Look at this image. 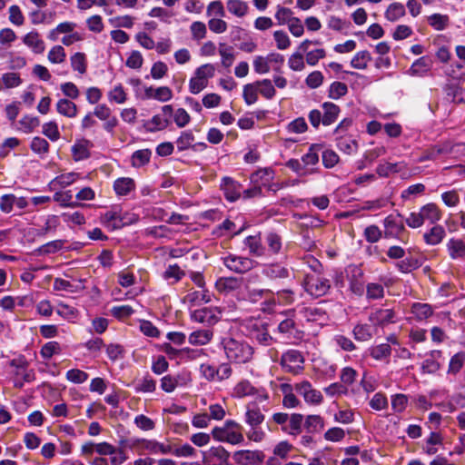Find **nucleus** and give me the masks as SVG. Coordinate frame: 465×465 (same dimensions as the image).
I'll return each instance as SVG.
<instances>
[{"mask_svg":"<svg viewBox=\"0 0 465 465\" xmlns=\"http://www.w3.org/2000/svg\"><path fill=\"white\" fill-rule=\"evenodd\" d=\"M220 345L226 359L232 363L244 364L253 357V348L244 340L226 336L222 338Z\"/></svg>","mask_w":465,"mask_h":465,"instance_id":"obj_1","label":"nucleus"},{"mask_svg":"<svg viewBox=\"0 0 465 465\" xmlns=\"http://www.w3.org/2000/svg\"><path fill=\"white\" fill-rule=\"evenodd\" d=\"M259 94L267 100H272L275 96L276 90L272 80H258L243 86L242 97L248 105L253 104L258 101Z\"/></svg>","mask_w":465,"mask_h":465,"instance_id":"obj_2","label":"nucleus"},{"mask_svg":"<svg viewBox=\"0 0 465 465\" xmlns=\"http://www.w3.org/2000/svg\"><path fill=\"white\" fill-rule=\"evenodd\" d=\"M242 427L232 420H226L223 426H216L212 430L213 438L219 442L238 445L244 441Z\"/></svg>","mask_w":465,"mask_h":465,"instance_id":"obj_3","label":"nucleus"},{"mask_svg":"<svg viewBox=\"0 0 465 465\" xmlns=\"http://www.w3.org/2000/svg\"><path fill=\"white\" fill-rule=\"evenodd\" d=\"M215 74V66L213 64H204L197 67L193 76L189 81V91L193 94L201 93L208 86L209 79Z\"/></svg>","mask_w":465,"mask_h":465,"instance_id":"obj_4","label":"nucleus"},{"mask_svg":"<svg viewBox=\"0 0 465 465\" xmlns=\"http://www.w3.org/2000/svg\"><path fill=\"white\" fill-rule=\"evenodd\" d=\"M304 356L298 350L290 349L281 357L280 365L285 372L298 375L304 370Z\"/></svg>","mask_w":465,"mask_h":465,"instance_id":"obj_5","label":"nucleus"},{"mask_svg":"<svg viewBox=\"0 0 465 465\" xmlns=\"http://www.w3.org/2000/svg\"><path fill=\"white\" fill-rule=\"evenodd\" d=\"M305 291L316 298L325 295L330 288V280L315 272L307 274L304 279Z\"/></svg>","mask_w":465,"mask_h":465,"instance_id":"obj_6","label":"nucleus"},{"mask_svg":"<svg viewBox=\"0 0 465 465\" xmlns=\"http://www.w3.org/2000/svg\"><path fill=\"white\" fill-rule=\"evenodd\" d=\"M223 263L230 271L235 273H245L252 270L257 262L249 257L236 254H229L222 258Z\"/></svg>","mask_w":465,"mask_h":465,"instance_id":"obj_7","label":"nucleus"},{"mask_svg":"<svg viewBox=\"0 0 465 465\" xmlns=\"http://www.w3.org/2000/svg\"><path fill=\"white\" fill-rule=\"evenodd\" d=\"M81 455L84 458H90L94 453H97L98 457L112 456L116 453V448L109 442H94L85 441L81 445Z\"/></svg>","mask_w":465,"mask_h":465,"instance_id":"obj_8","label":"nucleus"},{"mask_svg":"<svg viewBox=\"0 0 465 465\" xmlns=\"http://www.w3.org/2000/svg\"><path fill=\"white\" fill-rule=\"evenodd\" d=\"M295 391L301 395L304 401L310 405H320L323 401L322 392L312 385L308 381H302L294 384Z\"/></svg>","mask_w":465,"mask_h":465,"instance_id":"obj_9","label":"nucleus"},{"mask_svg":"<svg viewBox=\"0 0 465 465\" xmlns=\"http://www.w3.org/2000/svg\"><path fill=\"white\" fill-rule=\"evenodd\" d=\"M350 290L356 295H361L364 288V272L360 265H350L347 270Z\"/></svg>","mask_w":465,"mask_h":465,"instance_id":"obj_10","label":"nucleus"},{"mask_svg":"<svg viewBox=\"0 0 465 465\" xmlns=\"http://www.w3.org/2000/svg\"><path fill=\"white\" fill-rule=\"evenodd\" d=\"M230 453L223 446H213L203 452L205 465H228Z\"/></svg>","mask_w":465,"mask_h":465,"instance_id":"obj_11","label":"nucleus"},{"mask_svg":"<svg viewBox=\"0 0 465 465\" xmlns=\"http://www.w3.org/2000/svg\"><path fill=\"white\" fill-rule=\"evenodd\" d=\"M383 226L385 238H400L401 234L405 231V227L400 214L388 215L383 220Z\"/></svg>","mask_w":465,"mask_h":465,"instance_id":"obj_12","label":"nucleus"},{"mask_svg":"<svg viewBox=\"0 0 465 465\" xmlns=\"http://www.w3.org/2000/svg\"><path fill=\"white\" fill-rule=\"evenodd\" d=\"M260 450H241L233 453L232 459L238 465H259L263 460Z\"/></svg>","mask_w":465,"mask_h":465,"instance_id":"obj_13","label":"nucleus"},{"mask_svg":"<svg viewBox=\"0 0 465 465\" xmlns=\"http://www.w3.org/2000/svg\"><path fill=\"white\" fill-rule=\"evenodd\" d=\"M10 365L15 368V387L21 388L23 386L24 381L29 382L34 380L35 374L33 371H27V362L25 360L15 359L10 362Z\"/></svg>","mask_w":465,"mask_h":465,"instance_id":"obj_14","label":"nucleus"},{"mask_svg":"<svg viewBox=\"0 0 465 465\" xmlns=\"http://www.w3.org/2000/svg\"><path fill=\"white\" fill-rule=\"evenodd\" d=\"M219 313L216 309L205 307L193 312L192 319L199 323L213 325L219 321Z\"/></svg>","mask_w":465,"mask_h":465,"instance_id":"obj_15","label":"nucleus"},{"mask_svg":"<svg viewBox=\"0 0 465 465\" xmlns=\"http://www.w3.org/2000/svg\"><path fill=\"white\" fill-rule=\"evenodd\" d=\"M242 285V279L236 277H220L215 282V289L222 294L231 293Z\"/></svg>","mask_w":465,"mask_h":465,"instance_id":"obj_16","label":"nucleus"},{"mask_svg":"<svg viewBox=\"0 0 465 465\" xmlns=\"http://www.w3.org/2000/svg\"><path fill=\"white\" fill-rule=\"evenodd\" d=\"M221 188L224 193L225 198L230 202H234L241 196V184L230 177H223L222 179Z\"/></svg>","mask_w":465,"mask_h":465,"instance_id":"obj_17","label":"nucleus"},{"mask_svg":"<svg viewBox=\"0 0 465 465\" xmlns=\"http://www.w3.org/2000/svg\"><path fill=\"white\" fill-rule=\"evenodd\" d=\"M262 274L270 280L286 279L289 277V270L280 263L265 264L262 267Z\"/></svg>","mask_w":465,"mask_h":465,"instance_id":"obj_18","label":"nucleus"},{"mask_svg":"<svg viewBox=\"0 0 465 465\" xmlns=\"http://www.w3.org/2000/svg\"><path fill=\"white\" fill-rule=\"evenodd\" d=\"M395 313L391 309H379L370 314L369 320L374 325L384 326L393 322Z\"/></svg>","mask_w":465,"mask_h":465,"instance_id":"obj_19","label":"nucleus"},{"mask_svg":"<svg viewBox=\"0 0 465 465\" xmlns=\"http://www.w3.org/2000/svg\"><path fill=\"white\" fill-rule=\"evenodd\" d=\"M322 124L326 125V126L333 124L337 120V118L341 113L340 107L331 102L323 103L322 104Z\"/></svg>","mask_w":465,"mask_h":465,"instance_id":"obj_20","label":"nucleus"},{"mask_svg":"<svg viewBox=\"0 0 465 465\" xmlns=\"http://www.w3.org/2000/svg\"><path fill=\"white\" fill-rule=\"evenodd\" d=\"M90 146L91 143L88 140L76 141L71 149L73 159L75 162L87 159L90 156Z\"/></svg>","mask_w":465,"mask_h":465,"instance_id":"obj_21","label":"nucleus"},{"mask_svg":"<svg viewBox=\"0 0 465 465\" xmlns=\"http://www.w3.org/2000/svg\"><path fill=\"white\" fill-rule=\"evenodd\" d=\"M213 337L212 329H203L193 331L188 338L189 342L194 346L208 344Z\"/></svg>","mask_w":465,"mask_h":465,"instance_id":"obj_22","label":"nucleus"},{"mask_svg":"<svg viewBox=\"0 0 465 465\" xmlns=\"http://www.w3.org/2000/svg\"><path fill=\"white\" fill-rule=\"evenodd\" d=\"M83 179V176L79 173L70 172L65 173H61L57 175L54 179H53L50 183V185L54 188L55 187H67L75 182Z\"/></svg>","mask_w":465,"mask_h":465,"instance_id":"obj_23","label":"nucleus"},{"mask_svg":"<svg viewBox=\"0 0 465 465\" xmlns=\"http://www.w3.org/2000/svg\"><path fill=\"white\" fill-rule=\"evenodd\" d=\"M135 189V182L130 177H121L114 182V191L118 196L128 195Z\"/></svg>","mask_w":465,"mask_h":465,"instance_id":"obj_24","label":"nucleus"},{"mask_svg":"<svg viewBox=\"0 0 465 465\" xmlns=\"http://www.w3.org/2000/svg\"><path fill=\"white\" fill-rule=\"evenodd\" d=\"M287 426L282 428V430L292 436H297L302 432V426L303 424V416L300 413H292L289 415Z\"/></svg>","mask_w":465,"mask_h":465,"instance_id":"obj_25","label":"nucleus"},{"mask_svg":"<svg viewBox=\"0 0 465 465\" xmlns=\"http://www.w3.org/2000/svg\"><path fill=\"white\" fill-rule=\"evenodd\" d=\"M251 338L263 346H269L273 338L270 335L266 327L254 325L250 331Z\"/></svg>","mask_w":465,"mask_h":465,"instance_id":"obj_26","label":"nucleus"},{"mask_svg":"<svg viewBox=\"0 0 465 465\" xmlns=\"http://www.w3.org/2000/svg\"><path fill=\"white\" fill-rule=\"evenodd\" d=\"M447 250L452 260L465 257V242L461 239L451 238L447 242Z\"/></svg>","mask_w":465,"mask_h":465,"instance_id":"obj_27","label":"nucleus"},{"mask_svg":"<svg viewBox=\"0 0 465 465\" xmlns=\"http://www.w3.org/2000/svg\"><path fill=\"white\" fill-rule=\"evenodd\" d=\"M264 420V415L254 404H249L246 408L245 421L251 427H257Z\"/></svg>","mask_w":465,"mask_h":465,"instance_id":"obj_28","label":"nucleus"},{"mask_svg":"<svg viewBox=\"0 0 465 465\" xmlns=\"http://www.w3.org/2000/svg\"><path fill=\"white\" fill-rule=\"evenodd\" d=\"M420 210L422 213L424 222L429 221L430 223H436L441 219L442 212L439 206L433 203L423 205Z\"/></svg>","mask_w":465,"mask_h":465,"instance_id":"obj_29","label":"nucleus"},{"mask_svg":"<svg viewBox=\"0 0 465 465\" xmlns=\"http://www.w3.org/2000/svg\"><path fill=\"white\" fill-rule=\"evenodd\" d=\"M446 232L441 225H434L429 232L423 234L425 242L429 245H437L442 242Z\"/></svg>","mask_w":465,"mask_h":465,"instance_id":"obj_30","label":"nucleus"},{"mask_svg":"<svg viewBox=\"0 0 465 465\" xmlns=\"http://www.w3.org/2000/svg\"><path fill=\"white\" fill-rule=\"evenodd\" d=\"M56 111L58 114L68 118H74L78 114L77 105L74 102L64 98L57 102Z\"/></svg>","mask_w":465,"mask_h":465,"instance_id":"obj_31","label":"nucleus"},{"mask_svg":"<svg viewBox=\"0 0 465 465\" xmlns=\"http://www.w3.org/2000/svg\"><path fill=\"white\" fill-rule=\"evenodd\" d=\"M24 43L30 47L34 53L42 54L45 45L37 32H30L24 37Z\"/></svg>","mask_w":465,"mask_h":465,"instance_id":"obj_32","label":"nucleus"},{"mask_svg":"<svg viewBox=\"0 0 465 465\" xmlns=\"http://www.w3.org/2000/svg\"><path fill=\"white\" fill-rule=\"evenodd\" d=\"M218 52L219 54L221 55L222 65L225 68L231 67L235 60L233 47L231 45H227L224 43H220Z\"/></svg>","mask_w":465,"mask_h":465,"instance_id":"obj_33","label":"nucleus"},{"mask_svg":"<svg viewBox=\"0 0 465 465\" xmlns=\"http://www.w3.org/2000/svg\"><path fill=\"white\" fill-rule=\"evenodd\" d=\"M432 66V61L430 58L427 56H421L419 59H417L413 64H411L410 68V74L411 75H421L428 71Z\"/></svg>","mask_w":465,"mask_h":465,"instance_id":"obj_34","label":"nucleus"},{"mask_svg":"<svg viewBox=\"0 0 465 465\" xmlns=\"http://www.w3.org/2000/svg\"><path fill=\"white\" fill-rule=\"evenodd\" d=\"M337 147L347 154L355 153L358 149V143L349 135H341L337 139Z\"/></svg>","mask_w":465,"mask_h":465,"instance_id":"obj_35","label":"nucleus"},{"mask_svg":"<svg viewBox=\"0 0 465 465\" xmlns=\"http://www.w3.org/2000/svg\"><path fill=\"white\" fill-rule=\"evenodd\" d=\"M244 244L248 247L252 255L261 257L265 253V248L262 246L261 239L258 236H248L244 240Z\"/></svg>","mask_w":465,"mask_h":465,"instance_id":"obj_36","label":"nucleus"},{"mask_svg":"<svg viewBox=\"0 0 465 465\" xmlns=\"http://www.w3.org/2000/svg\"><path fill=\"white\" fill-rule=\"evenodd\" d=\"M411 313L418 321H423L433 314V309L428 303L415 302L411 306Z\"/></svg>","mask_w":465,"mask_h":465,"instance_id":"obj_37","label":"nucleus"},{"mask_svg":"<svg viewBox=\"0 0 465 465\" xmlns=\"http://www.w3.org/2000/svg\"><path fill=\"white\" fill-rule=\"evenodd\" d=\"M71 67L79 74H84L87 70L86 55L84 53L77 52L70 57Z\"/></svg>","mask_w":465,"mask_h":465,"instance_id":"obj_38","label":"nucleus"},{"mask_svg":"<svg viewBox=\"0 0 465 465\" xmlns=\"http://www.w3.org/2000/svg\"><path fill=\"white\" fill-rule=\"evenodd\" d=\"M405 167L404 163H383L377 166L376 172L381 177H387L391 173H400Z\"/></svg>","mask_w":465,"mask_h":465,"instance_id":"obj_39","label":"nucleus"},{"mask_svg":"<svg viewBox=\"0 0 465 465\" xmlns=\"http://www.w3.org/2000/svg\"><path fill=\"white\" fill-rule=\"evenodd\" d=\"M441 356L440 351H432L429 358H427L421 365V369L427 373H435L440 367L437 361V358Z\"/></svg>","mask_w":465,"mask_h":465,"instance_id":"obj_40","label":"nucleus"},{"mask_svg":"<svg viewBox=\"0 0 465 465\" xmlns=\"http://www.w3.org/2000/svg\"><path fill=\"white\" fill-rule=\"evenodd\" d=\"M169 125V120L160 114L153 116V118L144 124L146 131L153 133L156 131L163 130Z\"/></svg>","mask_w":465,"mask_h":465,"instance_id":"obj_41","label":"nucleus"},{"mask_svg":"<svg viewBox=\"0 0 465 465\" xmlns=\"http://www.w3.org/2000/svg\"><path fill=\"white\" fill-rule=\"evenodd\" d=\"M143 450H147L152 454H167L172 451V448L170 445L156 440H145Z\"/></svg>","mask_w":465,"mask_h":465,"instance_id":"obj_42","label":"nucleus"},{"mask_svg":"<svg viewBox=\"0 0 465 465\" xmlns=\"http://www.w3.org/2000/svg\"><path fill=\"white\" fill-rule=\"evenodd\" d=\"M353 336L357 341H367L373 336V330L371 325L359 323L352 331Z\"/></svg>","mask_w":465,"mask_h":465,"instance_id":"obj_43","label":"nucleus"},{"mask_svg":"<svg viewBox=\"0 0 465 465\" xmlns=\"http://www.w3.org/2000/svg\"><path fill=\"white\" fill-rule=\"evenodd\" d=\"M405 15V7L401 3L391 4L385 11V17L391 22H395Z\"/></svg>","mask_w":465,"mask_h":465,"instance_id":"obj_44","label":"nucleus"},{"mask_svg":"<svg viewBox=\"0 0 465 465\" xmlns=\"http://www.w3.org/2000/svg\"><path fill=\"white\" fill-rule=\"evenodd\" d=\"M371 60V56L368 51H360L352 57L351 65L355 69L362 70L367 68Z\"/></svg>","mask_w":465,"mask_h":465,"instance_id":"obj_45","label":"nucleus"},{"mask_svg":"<svg viewBox=\"0 0 465 465\" xmlns=\"http://www.w3.org/2000/svg\"><path fill=\"white\" fill-rule=\"evenodd\" d=\"M226 6L231 14L238 17L244 16L248 10L247 4L242 0H228Z\"/></svg>","mask_w":465,"mask_h":465,"instance_id":"obj_46","label":"nucleus"},{"mask_svg":"<svg viewBox=\"0 0 465 465\" xmlns=\"http://www.w3.org/2000/svg\"><path fill=\"white\" fill-rule=\"evenodd\" d=\"M449 16L447 15L433 14L428 17L429 25L435 30H444L449 25Z\"/></svg>","mask_w":465,"mask_h":465,"instance_id":"obj_47","label":"nucleus"},{"mask_svg":"<svg viewBox=\"0 0 465 465\" xmlns=\"http://www.w3.org/2000/svg\"><path fill=\"white\" fill-rule=\"evenodd\" d=\"M152 152L149 149H142L135 151L132 155V165L134 167H141L149 163Z\"/></svg>","mask_w":465,"mask_h":465,"instance_id":"obj_48","label":"nucleus"},{"mask_svg":"<svg viewBox=\"0 0 465 465\" xmlns=\"http://www.w3.org/2000/svg\"><path fill=\"white\" fill-rule=\"evenodd\" d=\"M304 426L310 433L320 431L324 427L323 419L320 415L307 416Z\"/></svg>","mask_w":465,"mask_h":465,"instance_id":"obj_49","label":"nucleus"},{"mask_svg":"<svg viewBox=\"0 0 465 465\" xmlns=\"http://www.w3.org/2000/svg\"><path fill=\"white\" fill-rule=\"evenodd\" d=\"M255 393V388L248 381H242L233 389V395L237 398H243Z\"/></svg>","mask_w":465,"mask_h":465,"instance_id":"obj_50","label":"nucleus"},{"mask_svg":"<svg viewBox=\"0 0 465 465\" xmlns=\"http://www.w3.org/2000/svg\"><path fill=\"white\" fill-rule=\"evenodd\" d=\"M391 353V348L388 343H381L370 349V355L378 361L388 358Z\"/></svg>","mask_w":465,"mask_h":465,"instance_id":"obj_51","label":"nucleus"},{"mask_svg":"<svg viewBox=\"0 0 465 465\" xmlns=\"http://www.w3.org/2000/svg\"><path fill=\"white\" fill-rule=\"evenodd\" d=\"M265 242L271 253L278 254L281 252L282 242V238L278 234L274 232L268 233Z\"/></svg>","mask_w":465,"mask_h":465,"instance_id":"obj_52","label":"nucleus"},{"mask_svg":"<svg viewBox=\"0 0 465 465\" xmlns=\"http://www.w3.org/2000/svg\"><path fill=\"white\" fill-rule=\"evenodd\" d=\"M288 66L291 70L301 72L305 68L303 54L301 52H294L288 58Z\"/></svg>","mask_w":465,"mask_h":465,"instance_id":"obj_53","label":"nucleus"},{"mask_svg":"<svg viewBox=\"0 0 465 465\" xmlns=\"http://www.w3.org/2000/svg\"><path fill=\"white\" fill-rule=\"evenodd\" d=\"M66 54L62 45L53 46L47 54V59L52 64H62L65 61Z\"/></svg>","mask_w":465,"mask_h":465,"instance_id":"obj_54","label":"nucleus"},{"mask_svg":"<svg viewBox=\"0 0 465 465\" xmlns=\"http://www.w3.org/2000/svg\"><path fill=\"white\" fill-rule=\"evenodd\" d=\"M42 133L52 142H55L60 138L58 125L54 121L44 124L42 126Z\"/></svg>","mask_w":465,"mask_h":465,"instance_id":"obj_55","label":"nucleus"},{"mask_svg":"<svg viewBox=\"0 0 465 465\" xmlns=\"http://www.w3.org/2000/svg\"><path fill=\"white\" fill-rule=\"evenodd\" d=\"M465 361V352H458L450 361L448 373L457 374L462 368Z\"/></svg>","mask_w":465,"mask_h":465,"instance_id":"obj_56","label":"nucleus"},{"mask_svg":"<svg viewBox=\"0 0 465 465\" xmlns=\"http://www.w3.org/2000/svg\"><path fill=\"white\" fill-rule=\"evenodd\" d=\"M348 93V87L344 83L333 82L329 88L328 96L337 100L344 96Z\"/></svg>","mask_w":465,"mask_h":465,"instance_id":"obj_57","label":"nucleus"},{"mask_svg":"<svg viewBox=\"0 0 465 465\" xmlns=\"http://www.w3.org/2000/svg\"><path fill=\"white\" fill-rule=\"evenodd\" d=\"M88 374L79 369H71L66 371L65 378L72 383L82 384L88 380Z\"/></svg>","mask_w":465,"mask_h":465,"instance_id":"obj_58","label":"nucleus"},{"mask_svg":"<svg viewBox=\"0 0 465 465\" xmlns=\"http://www.w3.org/2000/svg\"><path fill=\"white\" fill-rule=\"evenodd\" d=\"M282 391L285 392V395L282 399V404L286 408H295L300 404V401L296 398V396L292 393V389L290 384H283Z\"/></svg>","mask_w":465,"mask_h":465,"instance_id":"obj_59","label":"nucleus"},{"mask_svg":"<svg viewBox=\"0 0 465 465\" xmlns=\"http://www.w3.org/2000/svg\"><path fill=\"white\" fill-rule=\"evenodd\" d=\"M366 296L371 300L381 299L384 297V287L381 283L370 282L366 286Z\"/></svg>","mask_w":465,"mask_h":465,"instance_id":"obj_60","label":"nucleus"},{"mask_svg":"<svg viewBox=\"0 0 465 465\" xmlns=\"http://www.w3.org/2000/svg\"><path fill=\"white\" fill-rule=\"evenodd\" d=\"M363 235L370 243L377 242L382 236L381 230L377 225H369L364 229Z\"/></svg>","mask_w":465,"mask_h":465,"instance_id":"obj_61","label":"nucleus"},{"mask_svg":"<svg viewBox=\"0 0 465 465\" xmlns=\"http://www.w3.org/2000/svg\"><path fill=\"white\" fill-rule=\"evenodd\" d=\"M252 65L254 72L259 74H265L271 70V66L268 64L266 56L256 55L253 58Z\"/></svg>","mask_w":465,"mask_h":465,"instance_id":"obj_62","label":"nucleus"},{"mask_svg":"<svg viewBox=\"0 0 465 465\" xmlns=\"http://www.w3.org/2000/svg\"><path fill=\"white\" fill-rule=\"evenodd\" d=\"M370 406L375 411H382L388 407V400L382 392H377L370 401Z\"/></svg>","mask_w":465,"mask_h":465,"instance_id":"obj_63","label":"nucleus"},{"mask_svg":"<svg viewBox=\"0 0 465 465\" xmlns=\"http://www.w3.org/2000/svg\"><path fill=\"white\" fill-rule=\"evenodd\" d=\"M273 38L276 42V46L279 50H286L291 45V40L288 35L282 30H277L273 33Z\"/></svg>","mask_w":465,"mask_h":465,"instance_id":"obj_64","label":"nucleus"}]
</instances>
